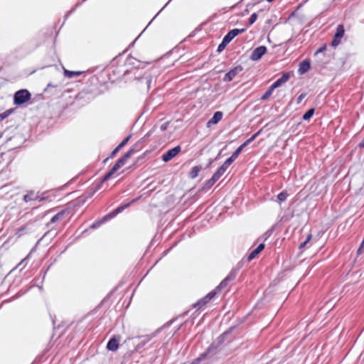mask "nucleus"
Segmentation results:
<instances>
[{"label": "nucleus", "instance_id": "52", "mask_svg": "<svg viewBox=\"0 0 364 364\" xmlns=\"http://www.w3.org/2000/svg\"><path fill=\"white\" fill-rule=\"evenodd\" d=\"M163 9H164V7L157 12V14H159L161 12V10H163Z\"/></svg>", "mask_w": 364, "mask_h": 364}, {"label": "nucleus", "instance_id": "61", "mask_svg": "<svg viewBox=\"0 0 364 364\" xmlns=\"http://www.w3.org/2000/svg\"><path fill=\"white\" fill-rule=\"evenodd\" d=\"M172 0H168V3L171 2Z\"/></svg>", "mask_w": 364, "mask_h": 364}, {"label": "nucleus", "instance_id": "19", "mask_svg": "<svg viewBox=\"0 0 364 364\" xmlns=\"http://www.w3.org/2000/svg\"><path fill=\"white\" fill-rule=\"evenodd\" d=\"M23 200L25 202H29L33 200H41V199L37 195H36L34 192L31 191L24 196Z\"/></svg>", "mask_w": 364, "mask_h": 364}, {"label": "nucleus", "instance_id": "37", "mask_svg": "<svg viewBox=\"0 0 364 364\" xmlns=\"http://www.w3.org/2000/svg\"><path fill=\"white\" fill-rule=\"evenodd\" d=\"M167 127H168V123H164L161 125L160 127V129L161 131H165L166 129H167Z\"/></svg>", "mask_w": 364, "mask_h": 364}, {"label": "nucleus", "instance_id": "16", "mask_svg": "<svg viewBox=\"0 0 364 364\" xmlns=\"http://www.w3.org/2000/svg\"><path fill=\"white\" fill-rule=\"evenodd\" d=\"M223 118V113L221 112H215L213 117L208 122V124H215L218 123Z\"/></svg>", "mask_w": 364, "mask_h": 364}, {"label": "nucleus", "instance_id": "47", "mask_svg": "<svg viewBox=\"0 0 364 364\" xmlns=\"http://www.w3.org/2000/svg\"><path fill=\"white\" fill-rule=\"evenodd\" d=\"M200 361V358L197 359L195 362L192 363L191 364H196Z\"/></svg>", "mask_w": 364, "mask_h": 364}, {"label": "nucleus", "instance_id": "1", "mask_svg": "<svg viewBox=\"0 0 364 364\" xmlns=\"http://www.w3.org/2000/svg\"><path fill=\"white\" fill-rule=\"evenodd\" d=\"M136 152L134 148H132L127 151L123 157L119 159L117 162L114 165L112 169L104 176L103 181L109 180L113 174L122 167L127 162V161Z\"/></svg>", "mask_w": 364, "mask_h": 364}, {"label": "nucleus", "instance_id": "57", "mask_svg": "<svg viewBox=\"0 0 364 364\" xmlns=\"http://www.w3.org/2000/svg\"><path fill=\"white\" fill-rule=\"evenodd\" d=\"M156 18V16H154L153 17V18H151V22L152 21H154V19H155Z\"/></svg>", "mask_w": 364, "mask_h": 364}, {"label": "nucleus", "instance_id": "11", "mask_svg": "<svg viewBox=\"0 0 364 364\" xmlns=\"http://www.w3.org/2000/svg\"><path fill=\"white\" fill-rule=\"evenodd\" d=\"M46 43H55V38L57 36V33L55 36H53V31L52 28H46Z\"/></svg>", "mask_w": 364, "mask_h": 364}, {"label": "nucleus", "instance_id": "12", "mask_svg": "<svg viewBox=\"0 0 364 364\" xmlns=\"http://www.w3.org/2000/svg\"><path fill=\"white\" fill-rule=\"evenodd\" d=\"M289 77H290L289 73H283L282 76L272 84L273 87H274L275 88H277V87L282 86L283 84H284L285 82H287L288 81Z\"/></svg>", "mask_w": 364, "mask_h": 364}, {"label": "nucleus", "instance_id": "45", "mask_svg": "<svg viewBox=\"0 0 364 364\" xmlns=\"http://www.w3.org/2000/svg\"><path fill=\"white\" fill-rule=\"evenodd\" d=\"M225 48V47H218V53H220L223 50V49Z\"/></svg>", "mask_w": 364, "mask_h": 364}, {"label": "nucleus", "instance_id": "29", "mask_svg": "<svg viewBox=\"0 0 364 364\" xmlns=\"http://www.w3.org/2000/svg\"><path fill=\"white\" fill-rule=\"evenodd\" d=\"M200 31H201L200 28H196L193 31H192L191 33V34L186 38H185L182 41H181L180 43H182L183 42H186V41H188L189 38L193 37L197 32Z\"/></svg>", "mask_w": 364, "mask_h": 364}, {"label": "nucleus", "instance_id": "5", "mask_svg": "<svg viewBox=\"0 0 364 364\" xmlns=\"http://www.w3.org/2000/svg\"><path fill=\"white\" fill-rule=\"evenodd\" d=\"M217 294L216 289L213 290L210 293H208L205 297L198 301L195 305V307H198V309L202 308L206 304H208L215 295Z\"/></svg>", "mask_w": 364, "mask_h": 364}, {"label": "nucleus", "instance_id": "26", "mask_svg": "<svg viewBox=\"0 0 364 364\" xmlns=\"http://www.w3.org/2000/svg\"><path fill=\"white\" fill-rule=\"evenodd\" d=\"M257 17H258L257 13H252L248 19L249 25H252L257 21Z\"/></svg>", "mask_w": 364, "mask_h": 364}, {"label": "nucleus", "instance_id": "36", "mask_svg": "<svg viewBox=\"0 0 364 364\" xmlns=\"http://www.w3.org/2000/svg\"><path fill=\"white\" fill-rule=\"evenodd\" d=\"M217 181L218 179H213V176L212 178L208 181V185L213 186Z\"/></svg>", "mask_w": 364, "mask_h": 364}, {"label": "nucleus", "instance_id": "59", "mask_svg": "<svg viewBox=\"0 0 364 364\" xmlns=\"http://www.w3.org/2000/svg\"><path fill=\"white\" fill-rule=\"evenodd\" d=\"M321 46H326V43H323Z\"/></svg>", "mask_w": 364, "mask_h": 364}, {"label": "nucleus", "instance_id": "50", "mask_svg": "<svg viewBox=\"0 0 364 364\" xmlns=\"http://www.w3.org/2000/svg\"><path fill=\"white\" fill-rule=\"evenodd\" d=\"M163 9H164V7L157 12V14H159L161 12V10H163Z\"/></svg>", "mask_w": 364, "mask_h": 364}, {"label": "nucleus", "instance_id": "53", "mask_svg": "<svg viewBox=\"0 0 364 364\" xmlns=\"http://www.w3.org/2000/svg\"><path fill=\"white\" fill-rule=\"evenodd\" d=\"M360 146H364V141H363V143H360Z\"/></svg>", "mask_w": 364, "mask_h": 364}, {"label": "nucleus", "instance_id": "10", "mask_svg": "<svg viewBox=\"0 0 364 364\" xmlns=\"http://www.w3.org/2000/svg\"><path fill=\"white\" fill-rule=\"evenodd\" d=\"M236 277V272L232 271L231 272L220 284V285L215 289H216V291L218 292V291L220 289H222V288H224L227 286L228 283L230 282V281H232Z\"/></svg>", "mask_w": 364, "mask_h": 364}, {"label": "nucleus", "instance_id": "30", "mask_svg": "<svg viewBox=\"0 0 364 364\" xmlns=\"http://www.w3.org/2000/svg\"><path fill=\"white\" fill-rule=\"evenodd\" d=\"M311 239V235L309 234V235H308L306 240L300 244L299 249H302V248L305 247L307 245V244L310 242Z\"/></svg>", "mask_w": 364, "mask_h": 364}, {"label": "nucleus", "instance_id": "54", "mask_svg": "<svg viewBox=\"0 0 364 364\" xmlns=\"http://www.w3.org/2000/svg\"><path fill=\"white\" fill-rule=\"evenodd\" d=\"M156 18V16H154L153 17V18H151V22L152 21H154V19H155Z\"/></svg>", "mask_w": 364, "mask_h": 364}, {"label": "nucleus", "instance_id": "44", "mask_svg": "<svg viewBox=\"0 0 364 364\" xmlns=\"http://www.w3.org/2000/svg\"><path fill=\"white\" fill-rule=\"evenodd\" d=\"M208 40H209V38H206V39L205 40V41H201V42H200V43H201V44H203V43H205V44H210V43H213V41H211V42H207V41H208Z\"/></svg>", "mask_w": 364, "mask_h": 364}, {"label": "nucleus", "instance_id": "39", "mask_svg": "<svg viewBox=\"0 0 364 364\" xmlns=\"http://www.w3.org/2000/svg\"><path fill=\"white\" fill-rule=\"evenodd\" d=\"M257 134H258L257 133V134H254V135H253L250 139H249L246 141V142H247V144L249 142H250V141H252V140H254V139H255V138L257 136Z\"/></svg>", "mask_w": 364, "mask_h": 364}, {"label": "nucleus", "instance_id": "25", "mask_svg": "<svg viewBox=\"0 0 364 364\" xmlns=\"http://www.w3.org/2000/svg\"><path fill=\"white\" fill-rule=\"evenodd\" d=\"M314 113V109H309L304 115H303V119L304 120H309Z\"/></svg>", "mask_w": 364, "mask_h": 364}, {"label": "nucleus", "instance_id": "6", "mask_svg": "<svg viewBox=\"0 0 364 364\" xmlns=\"http://www.w3.org/2000/svg\"><path fill=\"white\" fill-rule=\"evenodd\" d=\"M180 151L181 147L179 146H177L171 149H169L162 156V160L165 162H167L171 160L173 157H175Z\"/></svg>", "mask_w": 364, "mask_h": 364}, {"label": "nucleus", "instance_id": "62", "mask_svg": "<svg viewBox=\"0 0 364 364\" xmlns=\"http://www.w3.org/2000/svg\"><path fill=\"white\" fill-rule=\"evenodd\" d=\"M172 0H168V3L171 2Z\"/></svg>", "mask_w": 364, "mask_h": 364}, {"label": "nucleus", "instance_id": "13", "mask_svg": "<svg viewBox=\"0 0 364 364\" xmlns=\"http://www.w3.org/2000/svg\"><path fill=\"white\" fill-rule=\"evenodd\" d=\"M289 77H290L289 73H283L282 76L272 84L273 87H274L275 88H277V87L282 86L283 84H284L285 82H287L288 81Z\"/></svg>", "mask_w": 364, "mask_h": 364}, {"label": "nucleus", "instance_id": "49", "mask_svg": "<svg viewBox=\"0 0 364 364\" xmlns=\"http://www.w3.org/2000/svg\"><path fill=\"white\" fill-rule=\"evenodd\" d=\"M163 9H164V7L157 12V14H159L161 12V10H163Z\"/></svg>", "mask_w": 364, "mask_h": 364}, {"label": "nucleus", "instance_id": "31", "mask_svg": "<svg viewBox=\"0 0 364 364\" xmlns=\"http://www.w3.org/2000/svg\"><path fill=\"white\" fill-rule=\"evenodd\" d=\"M63 213H59L56 215H55L50 220V222L51 223H55L56 221H58L62 216H63Z\"/></svg>", "mask_w": 364, "mask_h": 364}, {"label": "nucleus", "instance_id": "27", "mask_svg": "<svg viewBox=\"0 0 364 364\" xmlns=\"http://www.w3.org/2000/svg\"><path fill=\"white\" fill-rule=\"evenodd\" d=\"M236 159L235 157H234L232 155L228 158L225 162L224 164H223L224 166V167H225L226 168H228L230 165Z\"/></svg>", "mask_w": 364, "mask_h": 364}, {"label": "nucleus", "instance_id": "7", "mask_svg": "<svg viewBox=\"0 0 364 364\" xmlns=\"http://www.w3.org/2000/svg\"><path fill=\"white\" fill-rule=\"evenodd\" d=\"M242 70V67L240 65L236 66L230 70L224 77V81L230 82L237 74Z\"/></svg>", "mask_w": 364, "mask_h": 364}, {"label": "nucleus", "instance_id": "8", "mask_svg": "<svg viewBox=\"0 0 364 364\" xmlns=\"http://www.w3.org/2000/svg\"><path fill=\"white\" fill-rule=\"evenodd\" d=\"M120 342V336H114L107 343V348L109 350L115 351L119 348V343Z\"/></svg>", "mask_w": 364, "mask_h": 364}, {"label": "nucleus", "instance_id": "46", "mask_svg": "<svg viewBox=\"0 0 364 364\" xmlns=\"http://www.w3.org/2000/svg\"><path fill=\"white\" fill-rule=\"evenodd\" d=\"M101 223H102V222L99 223V224H97H97H93V225H92V228H95V227H97V226H99V225H100V224Z\"/></svg>", "mask_w": 364, "mask_h": 364}, {"label": "nucleus", "instance_id": "2", "mask_svg": "<svg viewBox=\"0 0 364 364\" xmlns=\"http://www.w3.org/2000/svg\"><path fill=\"white\" fill-rule=\"evenodd\" d=\"M31 98V94L27 90H21L17 91L14 95V104L17 105H22Z\"/></svg>", "mask_w": 364, "mask_h": 364}, {"label": "nucleus", "instance_id": "15", "mask_svg": "<svg viewBox=\"0 0 364 364\" xmlns=\"http://www.w3.org/2000/svg\"><path fill=\"white\" fill-rule=\"evenodd\" d=\"M130 203H127V204H124V205H122L119 207H118L117 208H116L114 210H113L111 213H109V215H107V216H105L102 221H105L106 220L107 218H113L114 217L115 215H117L118 213H121L123 210H124L125 208H127V207H129Z\"/></svg>", "mask_w": 364, "mask_h": 364}, {"label": "nucleus", "instance_id": "55", "mask_svg": "<svg viewBox=\"0 0 364 364\" xmlns=\"http://www.w3.org/2000/svg\"><path fill=\"white\" fill-rule=\"evenodd\" d=\"M156 18V16H154L153 17V18H151V22L152 21H154V19H155Z\"/></svg>", "mask_w": 364, "mask_h": 364}, {"label": "nucleus", "instance_id": "60", "mask_svg": "<svg viewBox=\"0 0 364 364\" xmlns=\"http://www.w3.org/2000/svg\"><path fill=\"white\" fill-rule=\"evenodd\" d=\"M172 0H168V3L171 2Z\"/></svg>", "mask_w": 364, "mask_h": 364}, {"label": "nucleus", "instance_id": "28", "mask_svg": "<svg viewBox=\"0 0 364 364\" xmlns=\"http://www.w3.org/2000/svg\"><path fill=\"white\" fill-rule=\"evenodd\" d=\"M86 1L87 0H82V1L77 3L75 6L65 16V18H67L70 14L74 12L77 7L80 6L82 4Z\"/></svg>", "mask_w": 364, "mask_h": 364}, {"label": "nucleus", "instance_id": "32", "mask_svg": "<svg viewBox=\"0 0 364 364\" xmlns=\"http://www.w3.org/2000/svg\"><path fill=\"white\" fill-rule=\"evenodd\" d=\"M131 138V136H128L127 137H126L119 145H118V149H122L124 146H125V144L129 141V140Z\"/></svg>", "mask_w": 364, "mask_h": 364}, {"label": "nucleus", "instance_id": "51", "mask_svg": "<svg viewBox=\"0 0 364 364\" xmlns=\"http://www.w3.org/2000/svg\"><path fill=\"white\" fill-rule=\"evenodd\" d=\"M163 9H164V7L157 12V14H159L161 12V10H163Z\"/></svg>", "mask_w": 364, "mask_h": 364}, {"label": "nucleus", "instance_id": "34", "mask_svg": "<svg viewBox=\"0 0 364 364\" xmlns=\"http://www.w3.org/2000/svg\"><path fill=\"white\" fill-rule=\"evenodd\" d=\"M305 97H306V94H304V93L300 95L297 98V104H300Z\"/></svg>", "mask_w": 364, "mask_h": 364}, {"label": "nucleus", "instance_id": "9", "mask_svg": "<svg viewBox=\"0 0 364 364\" xmlns=\"http://www.w3.org/2000/svg\"><path fill=\"white\" fill-rule=\"evenodd\" d=\"M266 47H257L252 52L250 58L252 60H257L266 53Z\"/></svg>", "mask_w": 364, "mask_h": 364}, {"label": "nucleus", "instance_id": "18", "mask_svg": "<svg viewBox=\"0 0 364 364\" xmlns=\"http://www.w3.org/2000/svg\"><path fill=\"white\" fill-rule=\"evenodd\" d=\"M64 75L67 77L72 78L80 75L82 72L81 71H70L66 69H63Z\"/></svg>", "mask_w": 364, "mask_h": 364}, {"label": "nucleus", "instance_id": "23", "mask_svg": "<svg viewBox=\"0 0 364 364\" xmlns=\"http://www.w3.org/2000/svg\"><path fill=\"white\" fill-rule=\"evenodd\" d=\"M287 197L288 193L286 191H282L277 196V200L279 203L284 202L287 200Z\"/></svg>", "mask_w": 364, "mask_h": 364}, {"label": "nucleus", "instance_id": "3", "mask_svg": "<svg viewBox=\"0 0 364 364\" xmlns=\"http://www.w3.org/2000/svg\"><path fill=\"white\" fill-rule=\"evenodd\" d=\"M245 28H233L228 31V33L223 37L222 41L218 46H228L230 41L239 34L245 31Z\"/></svg>", "mask_w": 364, "mask_h": 364}, {"label": "nucleus", "instance_id": "4", "mask_svg": "<svg viewBox=\"0 0 364 364\" xmlns=\"http://www.w3.org/2000/svg\"><path fill=\"white\" fill-rule=\"evenodd\" d=\"M345 34V28L343 24L337 26L333 38L330 43V46H338L341 43V38Z\"/></svg>", "mask_w": 364, "mask_h": 364}, {"label": "nucleus", "instance_id": "41", "mask_svg": "<svg viewBox=\"0 0 364 364\" xmlns=\"http://www.w3.org/2000/svg\"><path fill=\"white\" fill-rule=\"evenodd\" d=\"M326 47H321L316 52V54H318L319 53H322L325 50Z\"/></svg>", "mask_w": 364, "mask_h": 364}, {"label": "nucleus", "instance_id": "33", "mask_svg": "<svg viewBox=\"0 0 364 364\" xmlns=\"http://www.w3.org/2000/svg\"><path fill=\"white\" fill-rule=\"evenodd\" d=\"M11 114V110H7L0 114V121H2Z\"/></svg>", "mask_w": 364, "mask_h": 364}, {"label": "nucleus", "instance_id": "48", "mask_svg": "<svg viewBox=\"0 0 364 364\" xmlns=\"http://www.w3.org/2000/svg\"><path fill=\"white\" fill-rule=\"evenodd\" d=\"M265 11L264 9H259V10L258 11V13H262V12H263V11Z\"/></svg>", "mask_w": 364, "mask_h": 364}, {"label": "nucleus", "instance_id": "35", "mask_svg": "<svg viewBox=\"0 0 364 364\" xmlns=\"http://www.w3.org/2000/svg\"><path fill=\"white\" fill-rule=\"evenodd\" d=\"M296 16H297V11H296V10H294V11H292V12L289 14V16L288 18H289V19H291V18H292L296 17Z\"/></svg>", "mask_w": 364, "mask_h": 364}, {"label": "nucleus", "instance_id": "40", "mask_svg": "<svg viewBox=\"0 0 364 364\" xmlns=\"http://www.w3.org/2000/svg\"><path fill=\"white\" fill-rule=\"evenodd\" d=\"M306 1H307V0H305L304 1H303L302 3H301V4H299L296 8V9H295V10H296V11H297L299 9H300L303 6L304 4L306 2Z\"/></svg>", "mask_w": 364, "mask_h": 364}, {"label": "nucleus", "instance_id": "56", "mask_svg": "<svg viewBox=\"0 0 364 364\" xmlns=\"http://www.w3.org/2000/svg\"><path fill=\"white\" fill-rule=\"evenodd\" d=\"M156 18V16H154L153 17V18H151V22L152 21H154V19H155Z\"/></svg>", "mask_w": 364, "mask_h": 364}, {"label": "nucleus", "instance_id": "24", "mask_svg": "<svg viewBox=\"0 0 364 364\" xmlns=\"http://www.w3.org/2000/svg\"><path fill=\"white\" fill-rule=\"evenodd\" d=\"M246 145L247 142L243 143L235 151V152L232 155L237 159Z\"/></svg>", "mask_w": 364, "mask_h": 364}, {"label": "nucleus", "instance_id": "43", "mask_svg": "<svg viewBox=\"0 0 364 364\" xmlns=\"http://www.w3.org/2000/svg\"><path fill=\"white\" fill-rule=\"evenodd\" d=\"M363 245H364V239H363V242H362V244H361L360 247L358 248V254H360V252H361V249L363 248Z\"/></svg>", "mask_w": 364, "mask_h": 364}, {"label": "nucleus", "instance_id": "22", "mask_svg": "<svg viewBox=\"0 0 364 364\" xmlns=\"http://www.w3.org/2000/svg\"><path fill=\"white\" fill-rule=\"evenodd\" d=\"M201 170V167L200 166H194L191 168V171L190 172V177L191 178H196L198 176V173L200 172V171Z\"/></svg>", "mask_w": 364, "mask_h": 364}, {"label": "nucleus", "instance_id": "38", "mask_svg": "<svg viewBox=\"0 0 364 364\" xmlns=\"http://www.w3.org/2000/svg\"><path fill=\"white\" fill-rule=\"evenodd\" d=\"M121 149H118V146L112 151L111 156H114Z\"/></svg>", "mask_w": 364, "mask_h": 364}, {"label": "nucleus", "instance_id": "17", "mask_svg": "<svg viewBox=\"0 0 364 364\" xmlns=\"http://www.w3.org/2000/svg\"><path fill=\"white\" fill-rule=\"evenodd\" d=\"M264 248V244H260L256 249H255L248 256V260L253 259L259 252H261Z\"/></svg>", "mask_w": 364, "mask_h": 364}, {"label": "nucleus", "instance_id": "20", "mask_svg": "<svg viewBox=\"0 0 364 364\" xmlns=\"http://www.w3.org/2000/svg\"><path fill=\"white\" fill-rule=\"evenodd\" d=\"M227 168L222 165L217 171L213 175V179H219L226 171Z\"/></svg>", "mask_w": 364, "mask_h": 364}, {"label": "nucleus", "instance_id": "42", "mask_svg": "<svg viewBox=\"0 0 364 364\" xmlns=\"http://www.w3.org/2000/svg\"><path fill=\"white\" fill-rule=\"evenodd\" d=\"M139 36H139L138 37H136V38H135V39H134L132 43H130L129 44V46H134V44H135L136 41H137V39L139 38Z\"/></svg>", "mask_w": 364, "mask_h": 364}, {"label": "nucleus", "instance_id": "21", "mask_svg": "<svg viewBox=\"0 0 364 364\" xmlns=\"http://www.w3.org/2000/svg\"><path fill=\"white\" fill-rule=\"evenodd\" d=\"M276 89L274 87H273V85H272L269 89L266 91V92L262 96L261 100H268L270 96L272 95L273 91Z\"/></svg>", "mask_w": 364, "mask_h": 364}, {"label": "nucleus", "instance_id": "14", "mask_svg": "<svg viewBox=\"0 0 364 364\" xmlns=\"http://www.w3.org/2000/svg\"><path fill=\"white\" fill-rule=\"evenodd\" d=\"M311 68L310 62L308 60L301 61L299 63V68L298 72L300 75L306 73Z\"/></svg>", "mask_w": 364, "mask_h": 364}, {"label": "nucleus", "instance_id": "58", "mask_svg": "<svg viewBox=\"0 0 364 364\" xmlns=\"http://www.w3.org/2000/svg\"><path fill=\"white\" fill-rule=\"evenodd\" d=\"M168 2L166 3V4H165V6H164V8L165 6H166L168 5Z\"/></svg>", "mask_w": 364, "mask_h": 364}]
</instances>
